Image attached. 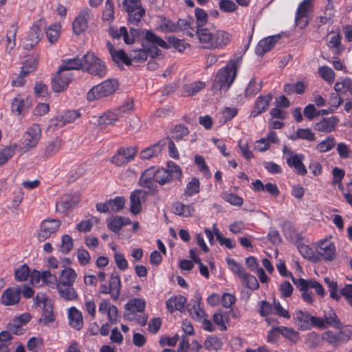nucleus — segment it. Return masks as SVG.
Segmentation results:
<instances>
[{
    "label": "nucleus",
    "mask_w": 352,
    "mask_h": 352,
    "mask_svg": "<svg viewBox=\"0 0 352 352\" xmlns=\"http://www.w3.org/2000/svg\"><path fill=\"white\" fill-rule=\"evenodd\" d=\"M338 120L335 116L322 118L316 123L314 129L322 133H331L335 131Z\"/></svg>",
    "instance_id": "nucleus-25"
},
{
    "label": "nucleus",
    "mask_w": 352,
    "mask_h": 352,
    "mask_svg": "<svg viewBox=\"0 0 352 352\" xmlns=\"http://www.w3.org/2000/svg\"><path fill=\"white\" fill-rule=\"evenodd\" d=\"M316 254L326 261H331L336 256V246L332 241L327 239L320 241L316 245Z\"/></svg>",
    "instance_id": "nucleus-13"
},
{
    "label": "nucleus",
    "mask_w": 352,
    "mask_h": 352,
    "mask_svg": "<svg viewBox=\"0 0 352 352\" xmlns=\"http://www.w3.org/2000/svg\"><path fill=\"white\" fill-rule=\"evenodd\" d=\"M40 41V28L38 25H33L27 38L23 41V47L25 50H32Z\"/></svg>",
    "instance_id": "nucleus-28"
},
{
    "label": "nucleus",
    "mask_w": 352,
    "mask_h": 352,
    "mask_svg": "<svg viewBox=\"0 0 352 352\" xmlns=\"http://www.w3.org/2000/svg\"><path fill=\"white\" fill-rule=\"evenodd\" d=\"M262 82H256L254 79H252L246 89H245V96L247 97H253L256 94H257L262 89Z\"/></svg>",
    "instance_id": "nucleus-57"
},
{
    "label": "nucleus",
    "mask_w": 352,
    "mask_h": 352,
    "mask_svg": "<svg viewBox=\"0 0 352 352\" xmlns=\"http://www.w3.org/2000/svg\"><path fill=\"white\" fill-rule=\"evenodd\" d=\"M30 109V104L28 100H24L21 96H17L14 98L11 109L12 111L16 115H23Z\"/></svg>",
    "instance_id": "nucleus-36"
},
{
    "label": "nucleus",
    "mask_w": 352,
    "mask_h": 352,
    "mask_svg": "<svg viewBox=\"0 0 352 352\" xmlns=\"http://www.w3.org/2000/svg\"><path fill=\"white\" fill-rule=\"evenodd\" d=\"M294 320L300 329H311L313 327L322 326L320 318L311 316L309 313L296 310L294 314Z\"/></svg>",
    "instance_id": "nucleus-9"
},
{
    "label": "nucleus",
    "mask_w": 352,
    "mask_h": 352,
    "mask_svg": "<svg viewBox=\"0 0 352 352\" xmlns=\"http://www.w3.org/2000/svg\"><path fill=\"white\" fill-rule=\"evenodd\" d=\"M322 325L318 326L319 329H327L331 327L336 329H341L342 323L333 309H329L328 312H324V317L320 318Z\"/></svg>",
    "instance_id": "nucleus-23"
},
{
    "label": "nucleus",
    "mask_w": 352,
    "mask_h": 352,
    "mask_svg": "<svg viewBox=\"0 0 352 352\" xmlns=\"http://www.w3.org/2000/svg\"><path fill=\"white\" fill-rule=\"evenodd\" d=\"M192 18L179 19L176 23L177 31L182 30L186 35L192 37L194 36V29L192 28Z\"/></svg>",
    "instance_id": "nucleus-46"
},
{
    "label": "nucleus",
    "mask_w": 352,
    "mask_h": 352,
    "mask_svg": "<svg viewBox=\"0 0 352 352\" xmlns=\"http://www.w3.org/2000/svg\"><path fill=\"white\" fill-rule=\"evenodd\" d=\"M319 76L327 83L332 84L335 80L336 74L333 70L328 66H322L318 68Z\"/></svg>",
    "instance_id": "nucleus-51"
},
{
    "label": "nucleus",
    "mask_w": 352,
    "mask_h": 352,
    "mask_svg": "<svg viewBox=\"0 0 352 352\" xmlns=\"http://www.w3.org/2000/svg\"><path fill=\"white\" fill-rule=\"evenodd\" d=\"M272 100V95L271 94L258 96L255 101L254 107L251 111L250 116L255 118L266 111L268 109Z\"/></svg>",
    "instance_id": "nucleus-19"
},
{
    "label": "nucleus",
    "mask_w": 352,
    "mask_h": 352,
    "mask_svg": "<svg viewBox=\"0 0 352 352\" xmlns=\"http://www.w3.org/2000/svg\"><path fill=\"white\" fill-rule=\"evenodd\" d=\"M76 278V272L70 268L67 267L63 270L58 278L57 287L73 285Z\"/></svg>",
    "instance_id": "nucleus-30"
},
{
    "label": "nucleus",
    "mask_w": 352,
    "mask_h": 352,
    "mask_svg": "<svg viewBox=\"0 0 352 352\" xmlns=\"http://www.w3.org/2000/svg\"><path fill=\"white\" fill-rule=\"evenodd\" d=\"M79 201L80 197L77 194H66L56 202V211L62 214H66L74 209Z\"/></svg>",
    "instance_id": "nucleus-15"
},
{
    "label": "nucleus",
    "mask_w": 352,
    "mask_h": 352,
    "mask_svg": "<svg viewBox=\"0 0 352 352\" xmlns=\"http://www.w3.org/2000/svg\"><path fill=\"white\" fill-rule=\"evenodd\" d=\"M21 289L19 287H8L4 290L1 296V302L6 306L17 305L21 299Z\"/></svg>",
    "instance_id": "nucleus-17"
},
{
    "label": "nucleus",
    "mask_w": 352,
    "mask_h": 352,
    "mask_svg": "<svg viewBox=\"0 0 352 352\" xmlns=\"http://www.w3.org/2000/svg\"><path fill=\"white\" fill-rule=\"evenodd\" d=\"M42 135V130L39 124H34L24 133L20 142L21 150L28 152L36 147Z\"/></svg>",
    "instance_id": "nucleus-5"
},
{
    "label": "nucleus",
    "mask_w": 352,
    "mask_h": 352,
    "mask_svg": "<svg viewBox=\"0 0 352 352\" xmlns=\"http://www.w3.org/2000/svg\"><path fill=\"white\" fill-rule=\"evenodd\" d=\"M67 317L69 325L75 329L79 330L83 324L82 316L80 311L72 307L67 310Z\"/></svg>",
    "instance_id": "nucleus-33"
},
{
    "label": "nucleus",
    "mask_w": 352,
    "mask_h": 352,
    "mask_svg": "<svg viewBox=\"0 0 352 352\" xmlns=\"http://www.w3.org/2000/svg\"><path fill=\"white\" fill-rule=\"evenodd\" d=\"M236 76V65L230 61L221 68L214 78L213 87L217 89H228L234 82Z\"/></svg>",
    "instance_id": "nucleus-3"
},
{
    "label": "nucleus",
    "mask_w": 352,
    "mask_h": 352,
    "mask_svg": "<svg viewBox=\"0 0 352 352\" xmlns=\"http://www.w3.org/2000/svg\"><path fill=\"white\" fill-rule=\"evenodd\" d=\"M145 307L144 299L135 298L129 300L125 305L124 318L128 321L145 326L148 320V315L144 312Z\"/></svg>",
    "instance_id": "nucleus-2"
},
{
    "label": "nucleus",
    "mask_w": 352,
    "mask_h": 352,
    "mask_svg": "<svg viewBox=\"0 0 352 352\" xmlns=\"http://www.w3.org/2000/svg\"><path fill=\"white\" fill-rule=\"evenodd\" d=\"M107 201L110 212L121 210L125 204V199L122 197H116L113 199H109Z\"/></svg>",
    "instance_id": "nucleus-60"
},
{
    "label": "nucleus",
    "mask_w": 352,
    "mask_h": 352,
    "mask_svg": "<svg viewBox=\"0 0 352 352\" xmlns=\"http://www.w3.org/2000/svg\"><path fill=\"white\" fill-rule=\"evenodd\" d=\"M200 190V182L197 178H192L186 184L184 190V195L192 197L198 193Z\"/></svg>",
    "instance_id": "nucleus-54"
},
{
    "label": "nucleus",
    "mask_w": 352,
    "mask_h": 352,
    "mask_svg": "<svg viewBox=\"0 0 352 352\" xmlns=\"http://www.w3.org/2000/svg\"><path fill=\"white\" fill-rule=\"evenodd\" d=\"M146 192L141 190H136L131 192L130 196V211L133 214H139L142 210L141 199Z\"/></svg>",
    "instance_id": "nucleus-31"
},
{
    "label": "nucleus",
    "mask_w": 352,
    "mask_h": 352,
    "mask_svg": "<svg viewBox=\"0 0 352 352\" xmlns=\"http://www.w3.org/2000/svg\"><path fill=\"white\" fill-rule=\"evenodd\" d=\"M137 153L135 147L120 148L111 157V162L116 166H123L133 160Z\"/></svg>",
    "instance_id": "nucleus-16"
},
{
    "label": "nucleus",
    "mask_w": 352,
    "mask_h": 352,
    "mask_svg": "<svg viewBox=\"0 0 352 352\" xmlns=\"http://www.w3.org/2000/svg\"><path fill=\"white\" fill-rule=\"evenodd\" d=\"M30 276V269L25 264L17 267L14 271V278L16 281L23 282Z\"/></svg>",
    "instance_id": "nucleus-62"
},
{
    "label": "nucleus",
    "mask_w": 352,
    "mask_h": 352,
    "mask_svg": "<svg viewBox=\"0 0 352 352\" xmlns=\"http://www.w3.org/2000/svg\"><path fill=\"white\" fill-rule=\"evenodd\" d=\"M72 72H65L58 69L52 79V89L56 93L65 91L73 80Z\"/></svg>",
    "instance_id": "nucleus-11"
},
{
    "label": "nucleus",
    "mask_w": 352,
    "mask_h": 352,
    "mask_svg": "<svg viewBox=\"0 0 352 352\" xmlns=\"http://www.w3.org/2000/svg\"><path fill=\"white\" fill-rule=\"evenodd\" d=\"M87 56L85 54L82 58H67L62 60L60 69L65 72H72V70H78L87 63Z\"/></svg>",
    "instance_id": "nucleus-18"
},
{
    "label": "nucleus",
    "mask_w": 352,
    "mask_h": 352,
    "mask_svg": "<svg viewBox=\"0 0 352 352\" xmlns=\"http://www.w3.org/2000/svg\"><path fill=\"white\" fill-rule=\"evenodd\" d=\"M164 144L160 142L144 149L140 153V157L144 160H148L157 157L162 151Z\"/></svg>",
    "instance_id": "nucleus-43"
},
{
    "label": "nucleus",
    "mask_w": 352,
    "mask_h": 352,
    "mask_svg": "<svg viewBox=\"0 0 352 352\" xmlns=\"http://www.w3.org/2000/svg\"><path fill=\"white\" fill-rule=\"evenodd\" d=\"M312 7V0H303L298 5L295 16V23L300 29H304L307 26L309 21V12Z\"/></svg>",
    "instance_id": "nucleus-12"
},
{
    "label": "nucleus",
    "mask_w": 352,
    "mask_h": 352,
    "mask_svg": "<svg viewBox=\"0 0 352 352\" xmlns=\"http://www.w3.org/2000/svg\"><path fill=\"white\" fill-rule=\"evenodd\" d=\"M279 139L275 131H271L266 138H261L254 143V149L258 152H265L270 149L271 144H277Z\"/></svg>",
    "instance_id": "nucleus-21"
},
{
    "label": "nucleus",
    "mask_w": 352,
    "mask_h": 352,
    "mask_svg": "<svg viewBox=\"0 0 352 352\" xmlns=\"http://www.w3.org/2000/svg\"><path fill=\"white\" fill-rule=\"evenodd\" d=\"M109 286L111 291V298L113 300H117L120 296L122 287L120 277L118 273H113L111 274L109 279Z\"/></svg>",
    "instance_id": "nucleus-39"
},
{
    "label": "nucleus",
    "mask_w": 352,
    "mask_h": 352,
    "mask_svg": "<svg viewBox=\"0 0 352 352\" xmlns=\"http://www.w3.org/2000/svg\"><path fill=\"white\" fill-rule=\"evenodd\" d=\"M89 74L102 78L107 74V68L104 62L94 54L89 56Z\"/></svg>",
    "instance_id": "nucleus-20"
},
{
    "label": "nucleus",
    "mask_w": 352,
    "mask_h": 352,
    "mask_svg": "<svg viewBox=\"0 0 352 352\" xmlns=\"http://www.w3.org/2000/svg\"><path fill=\"white\" fill-rule=\"evenodd\" d=\"M214 232L217 238V240L219 241L220 245L226 246L228 249H232L235 246V243L232 241L230 238L224 237L217 229L216 224L213 225Z\"/></svg>",
    "instance_id": "nucleus-59"
},
{
    "label": "nucleus",
    "mask_w": 352,
    "mask_h": 352,
    "mask_svg": "<svg viewBox=\"0 0 352 352\" xmlns=\"http://www.w3.org/2000/svg\"><path fill=\"white\" fill-rule=\"evenodd\" d=\"M42 281L51 287H57L58 278L48 270L42 272Z\"/></svg>",
    "instance_id": "nucleus-64"
},
{
    "label": "nucleus",
    "mask_w": 352,
    "mask_h": 352,
    "mask_svg": "<svg viewBox=\"0 0 352 352\" xmlns=\"http://www.w3.org/2000/svg\"><path fill=\"white\" fill-rule=\"evenodd\" d=\"M322 339L333 346H337L343 342L340 332L335 333L331 331L324 332L322 334Z\"/></svg>",
    "instance_id": "nucleus-49"
},
{
    "label": "nucleus",
    "mask_w": 352,
    "mask_h": 352,
    "mask_svg": "<svg viewBox=\"0 0 352 352\" xmlns=\"http://www.w3.org/2000/svg\"><path fill=\"white\" fill-rule=\"evenodd\" d=\"M206 87V83L202 81H195L190 84L184 85L182 87V96H192L199 92Z\"/></svg>",
    "instance_id": "nucleus-40"
},
{
    "label": "nucleus",
    "mask_w": 352,
    "mask_h": 352,
    "mask_svg": "<svg viewBox=\"0 0 352 352\" xmlns=\"http://www.w3.org/2000/svg\"><path fill=\"white\" fill-rule=\"evenodd\" d=\"M60 225L61 221L58 219H49L43 221L37 236L38 241L43 242L50 238L57 232Z\"/></svg>",
    "instance_id": "nucleus-14"
},
{
    "label": "nucleus",
    "mask_w": 352,
    "mask_h": 352,
    "mask_svg": "<svg viewBox=\"0 0 352 352\" xmlns=\"http://www.w3.org/2000/svg\"><path fill=\"white\" fill-rule=\"evenodd\" d=\"M336 144V139L333 136H328L316 146V149L320 153H326L333 149Z\"/></svg>",
    "instance_id": "nucleus-47"
},
{
    "label": "nucleus",
    "mask_w": 352,
    "mask_h": 352,
    "mask_svg": "<svg viewBox=\"0 0 352 352\" xmlns=\"http://www.w3.org/2000/svg\"><path fill=\"white\" fill-rule=\"evenodd\" d=\"M39 56L38 54H32L28 56L21 67V74L24 76L34 72L38 66Z\"/></svg>",
    "instance_id": "nucleus-41"
},
{
    "label": "nucleus",
    "mask_w": 352,
    "mask_h": 352,
    "mask_svg": "<svg viewBox=\"0 0 352 352\" xmlns=\"http://www.w3.org/2000/svg\"><path fill=\"white\" fill-rule=\"evenodd\" d=\"M279 38V35H274L261 40L256 47V54L261 56L269 52L273 48L275 43L278 42Z\"/></svg>",
    "instance_id": "nucleus-24"
},
{
    "label": "nucleus",
    "mask_w": 352,
    "mask_h": 352,
    "mask_svg": "<svg viewBox=\"0 0 352 352\" xmlns=\"http://www.w3.org/2000/svg\"><path fill=\"white\" fill-rule=\"evenodd\" d=\"M196 36L202 49L208 50H222L228 46L232 36L223 30H211L209 28H198Z\"/></svg>",
    "instance_id": "nucleus-1"
},
{
    "label": "nucleus",
    "mask_w": 352,
    "mask_h": 352,
    "mask_svg": "<svg viewBox=\"0 0 352 352\" xmlns=\"http://www.w3.org/2000/svg\"><path fill=\"white\" fill-rule=\"evenodd\" d=\"M130 223L131 221L129 219L120 216L112 217L107 220L108 228L116 233L118 232L123 226Z\"/></svg>",
    "instance_id": "nucleus-34"
},
{
    "label": "nucleus",
    "mask_w": 352,
    "mask_h": 352,
    "mask_svg": "<svg viewBox=\"0 0 352 352\" xmlns=\"http://www.w3.org/2000/svg\"><path fill=\"white\" fill-rule=\"evenodd\" d=\"M63 142L58 138L47 142L43 148L42 157L45 160L50 159L60 151Z\"/></svg>",
    "instance_id": "nucleus-29"
},
{
    "label": "nucleus",
    "mask_w": 352,
    "mask_h": 352,
    "mask_svg": "<svg viewBox=\"0 0 352 352\" xmlns=\"http://www.w3.org/2000/svg\"><path fill=\"white\" fill-rule=\"evenodd\" d=\"M213 320L214 323L220 327L221 331L227 329V324L228 323V316L226 313L219 311L214 314Z\"/></svg>",
    "instance_id": "nucleus-58"
},
{
    "label": "nucleus",
    "mask_w": 352,
    "mask_h": 352,
    "mask_svg": "<svg viewBox=\"0 0 352 352\" xmlns=\"http://www.w3.org/2000/svg\"><path fill=\"white\" fill-rule=\"evenodd\" d=\"M131 63L132 61L137 63L145 62L148 58V53L146 50V45H143L142 49L133 50L131 51L130 54Z\"/></svg>",
    "instance_id": "nucleus-48"
},
{
    "label": "nucleus",
    "mask_w": 352,
    "mask_h": 352,
    "mask_svg": "<svg viewBox=\"0 0 352 352\" xmlns=\"http://www.w3.org/2000/svg\"><path fill=\"white\" fill-rule=\"evenodd\" d=\"M60 25L58 23L51 25L46 31V36L51 44L55 43L60 36Z\"/></svg>",
    "instance_id": "nucleus-50"
},
{
    "label": "nucleus",
    "mask_w": 352,
    "mask_h": 352,
    "mask_svg": "<svg viewBox=\"0 0 352 352\" xmlns=\"http://www.w3.org/2000/svg\"><path fill=\"white\" fill-rule=\"evenodd\" d=\"M158 20L157 30L160 31L162 32H177L176 23L164 16H160Z\"/></svg>",
    "instance_id": "nucleus-44"
},
{
    "label": "nucleus",
    "mask_w": 352,
    "mask_h": 352,
    "mask_svg": "<svg viewBox=\"0 0 352 352\" xmlns=\"http://www.w3.org/2000/svg\"><path fill=\"white\" fill-rule=\"evenodd\" d=\"M119 83L116 80L108 79L94 86L89 90V99H100L113 94L118 89Z\"/></svg>",
    "instance_id": "nucleus-8"
},
{
    "label": "nucleus",
    "mask_w": 352,
    "mask_h": 352,
    "mask_svg": "<svg viewBox=\"0 0 352 352\" xmlns=\"http://www.w3.org/2000/svg\"><path fill=\"white\" fill-rule=\"evenodd\" d=\"M276 330L286 338L289 339L292 342H296L299 340L298 333L294 329L286 327H278Z\"/></svg>",
    "instance_id": "nucleus-53"
},
{
    "label": "nucleus",
    "mask_w": 352,
    "mask_h": 352,
    "mask_svg": "<svg viewBox=\"0 0 352 352\" xmlns=\"http://www.w3.org/2000/svg\"><path fill=\"white\" fill-rule=\"evenodd\" d=\"M283 152L284 155L286 156L287 163L290 167L294 168L296 173L300 175H306L307 171L302 163L305 159L302 154L294 153L285 145L283 147Z\"/></svg>",
    "instance_id": "nucleus-10"
},
{
    "label": "nucleus",
    "mask_w": 352,
    "mask_h": 352,
    "mask_svg": "<svg viewBox=\"0 0 352 352\" xmlns=\"http://www.w3.org/2000/svg\"><path fill=\"white\" fill-rule=\"evenodd\" d=\"M335 91L342 95L349 94L352 96V80L349 78H345L340 81H338L334 85Z\"/></svg>",
    "instance_id": "nucleus-45"
},
{
    "label": "nucleus",
    "mask_w": 352,
    "mask_h": 352,
    "mask_svg": "<svg viewBox=\"0 0 352 352\" xmlns=\"http://www.w3.org/2000/svg\"><path fill=\"white\" fill-rule=\"evenodd\" d=\"M155 182V168L151 167L142 173L139 184L142 187L152 189Z\"/></svg>",
    "instance_id": "nucleus-35"
},
{
    "label": "nucleus",
    "mask_w": 352,
    "mask_h": 352,
    "mask_svg": "<svg viewBox=\"0 0 352 352\" xmlns=\"http://www.w3.org/2000/svg\"><path fill=\"white\" fill-rule=\"evenodd\" d=\"M293 283L299 289L313 288L319 296H323L324 295L325 292L322 285L316 280L293 278Z\"/></svg>",
    "instance_id": "nucleus-22"
},
{
    "label": "nucleus",
    "mask_w": 352,
    "mask_h": 352,
    "mask_svg": "<svg viewBox=\"0 0 352 352\" xmlns=\"http://www.w3.org/2000/svg\"><path fill=\"white\" fill-rule=\"evenodd\" d=\"M142 0H124L123 7L129 15V22L131 24L138 25L142 17L145 15L146 10L142 6Z\"/></svg>",
    "instance_id": "nucleus-7"
},
{
    "label": "nucleus",
    "mask_w": 352,
    "mask_h": 352,
    "mask_svg": "<svg viewBox=\"0 0 352 352\" xmlns=\"http://www.w3.org/2000/svg\"><path fill=\"white\" fill-rule=\"evenodd\" d=\"M201 300V297H197L191 307L188 309V312L191 317L197 321H201L204 317H206L205 311L200 307Z\"/></svg>",
    "instance_id": "nucleus-42"
},
{
    "label": "nucleus",
    "mask_w": 352,
    "mask_h": 352,
    "mask_svg": "<svg viewBox=\"0 0 352 352\" xmlns=\"http://www.w3.org/2000/svg\"><path fill=\"white\" fill-rule=\"evenodd\" d=\"M182 177V171L180 167L172 161L167 162L166 168L155 169V182L161 186L174 180H180Z\"/></svg>",
    "instance_id": "nucleus-4"
},
{
    "label": "nucleus",
    "mask_w": 352,
    "mask_h": 352,
    "mask_svg": "<svg viewBox=\"0 0 352 352\" xmlns=\"http://www.w3.org/2000/svg\"><path fill=\"white\" fill-rule=\"evenodd\" d=\"M226 262L229 269L240 278H241L246 273L244 267L232 258H227Z\"/></svg>",
    "instance_id": "nucleus-56"
},
{
    "label": "nucleus",
    "mask_w": 352,
    "mask_h": 352,
    "mask_svg": "<svg viewBox=\"0 0 352 352\" xmlns=\"http://www.w3.org/2000/svg\"><path fill=\"white\" fill-rule=\"evenodd\" d=\"M204 346L208 351H218L222 346V342L217 337H208L204 342Z\"/></svg>",
    "instance_id": "nucleus-61"
},
{
    "label": "nucleus",
    "mask_w": 352,
    "mask_h": 352,
    "mask_svg": "<svg viewBox=\"0 0 352 352\" xmlns=\"http://www.w3.org/2000/svg\"><path fill=\"white\" fill-rule=\"evenodd\" d=\"M17 147L16 144L6 146L0 151V166H2L8 162V161L12 157Z\"/></svg>",
    "instance_id": "nucleus-52"
},
{
    "label": "nucleus",
    "mask_w": 352,
    "mask_h": 352,
    "mask_svg": "<svg viewBox=\"0 0 352 352\" xmlns=\"http://www.w3.org/2000/svg\"><path fill=\"white\" fill-rule=\"evenodd\" d=\"M186 302L187 300L184 296L178 295L168 298L166 305L167 309L171 313L175 311H183Z\"/></svg>",
    "instance_id": "nucleus-32"
},
{
    "label": "nucleus",
    "mask_w": 352,
    "mask_h": 352,
    "mask_svg": "<svg viewBox=\"0 0 352 352\" xmlns=\"http://www.w3.org/2000/svg\"><path fill=\"white\" fill-rule=\"evenodd\" d=\"M96 118V117H93ZM121 118L120 113L115 109L107 111L103 114L96 118L100 125H113Z\"/></svg>",
    "instance_id": "nucleus-27"
},
{
    "label": "nucleus",
    "mask_w": 352,
    "mask_h": 352,
    "mask_svg": "<svg viewBox=\"0 0 352 352\" xmlns=\"http://www.w3.org/2000/svg\"><path fill=\"white\" fill-rule=\"evenodd\" d=\"M142 32L145 40L152 45L150 47L146 46V50L148 53V56H150L151 58H156L162 55V51L158 48V47L163 49L169 48L168 44L153 32L151 30H143Z\"/></svg>",
    "instance_id": "nucleus-6"
},
{
    "label": "nucleus",
    "mask_w": 352,
    "mask_h": 352,
    "mask_svg": "<svg viewBox=\"0 0 352 352\" xmlns=\"http://www.w3.org/2000/svg\"><path fill=\"white\" fill-rule=\"evenodd\" d=\"M173 209L175 214L184 217H191L195 212V208L192 204L186 205L182 202L175 203Z\"/></svg>",
    "instance_id": "nucleus-38"
},
{
    "label": "nucleus",
    "mask_w": 352,
    "mask_h": 352,
    "mask_svg": "<svg viewBox=\"0 0 352 352\" xmlns=\"http://www.w3.org/2000/svg\"><path fill=\"white\" fill-rule=\"evenodd\" d=\"M74 33L76 35H80L88 28V12L82 11L74 19L72 23Z\"/></svg>",
    "instance_id": "nucleus-26"
},
{
    "label": "nucleus",
    "mask_w": 352,
    "mask_h": 352,
    "mask_svg": "<svg viewBox=\"0 0 352 352\" xmlns=\"http://www.w3.org/2000/svg\"><path fill=\"white\" fill-rule=\"evenodd\" d=\"M56 289L60 296L67 300H72L77 297V294L72 285L63 286V287H57Z\"/></svg>",
    "instance_id": "nucleus-55"
},
{
    "label": "nucleus",
    "mask_w": 352,
    "mask_h": 352,
    "mask_svg": "<svg viewBox=\"0 0 352 352\" xmlns=\"http://www.w3.org/2000/svg\"><path fill=\"white\" fill-rule=\"evenodd\" d=\"M296 244L300 254L304 258L314 262L318 261V256L316 254L314 250L309 245L305 244L303 242V239L298 241Z\"/></svg>",
    "instance_id": "nucleus-37"
},
{
    "label": "nucleus",
    "mask_w": 352,
    "mask_h": 352,
    "mask_svg": "<svg viewBox=\"0 0 352 352\" xmlns=\"http://www.w3.org/2000/svg\"><path fill=\"white\" fill-rule=\"evenodd\" d=\"M195 14L198 28H204L203 27L207 23L208 15L207 12L199 8L195 10Z\"/></svg>",
    "instance_id": "nucleus-63"
}]
</instances>
